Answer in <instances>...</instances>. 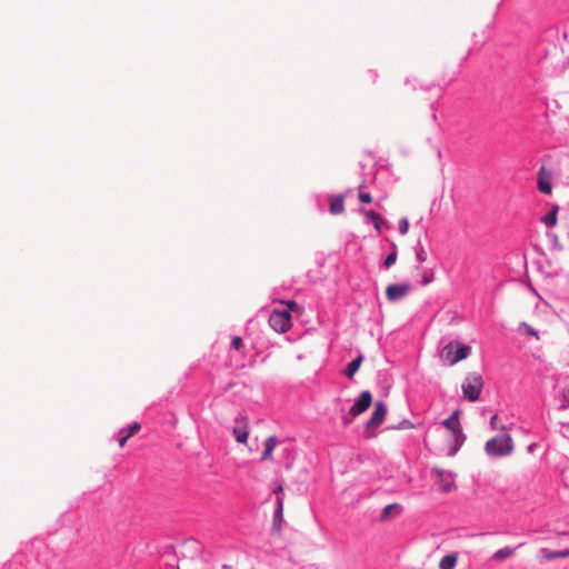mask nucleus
<instances>
[{"label": "nucleus", "mask_w": 569, "mask_h": 569, "mask_svg": "<svg viewBox=\"0 0 569 569\" xmlns=\"http://www.w3.org/2000/svg\"><path fill=\"white\" fill-rule=\"evenodd\" d=\"M442 426L449 432L445 448L446 455L449 457L455 456L466 439L459 421V410H455L449 418L443 420Z\"/></svg>", "instance_id": "nucleus-1"}, {"label": "nucleus", "mask_w": 569, "mask_h": 569, "mask_svg": "<svg viewBox=\"0 0 569 569\" xmlns=\"http://www.w3.org/2000/svg\"><path fill=\"white\" fill-rule=\"evenodd\" d=\"M471 348L453 340L447 343L440 351V359L448 366H453L469 357Z\"/></svg>", "instance_id": "nucleus-2"}, {"label": "nucleus", "mask_w": 569, "mask_h": 569, "mask_svg": "<svg viewBox=\"0 0 569 569\" xmlns=\"http://www.w3.org/2000/svg\"><path fill=\"white\" fill-rule=\"evenodd\" d=\"M486 452L492 457L508 456L513 450V441L510 435L501 433L489 439L485 447Z\"/></svg>", "instance_id": "nucleus-3"}, {"label": "nucleus", "mask_w": 569, "mask_h": 569, "mask_svg": "<svg viewBox=\"0 0 569 569\" xmlns=\"http://www.w3.org/2000/svg\"><path fill=\"white\" fill-rule=\"evenodd\" d=\"M483 385L485 382L481 375L475 372L468 375L462 383L465 398L471 402L479 400Z\"/></svg>", "instance_id": "nucleus-4"}, {"label": "nucleus", "mask_w": 569, "mask_h": 569, "mask_svg": "<svg viewBox=\"0 0 569 569\" xmlns=\"http://www.w3.org/2000/svg\"><path fill=\"white\" fill-rule=\"evenodd\" d=\"M269 325L274 331L279 333L287 332L292 327L290 312L282 310H273L269 317Z\"/></svg>", "instance_id": "nucleus-5"}, {"label": "nucleus", "mask_w": 569, "mask_h": 569, "mask_svg": "<svg viewBox=\"0 0 569 569\" xmlns=\"http://www.w3.org/2000/svg\"><path fill=\"white\" fill-rule=\"evenodd\" d=\"M387 411V406L383 402H376L375 410L366 423L367 430L375 431L378 427H380L386 419Z\"/></svg>", "instance_id": "nucleus-6"}, {"label": "nucleus", "mask_w": 569, "mask_h": 569, "mask_svg": "<svg viewBox=\"0 0 569 569\" xmlns=\"http://www.w3.org/2000/svg\"><path fill=\"white\" fill-rule=\"evenodd\" d=\"M411 290L409 283H392L386 288L388 301L396 302L403 299Z\"/></svg>", "instance_id": "nucleus-7"}, {"label": "nucleus", "mask_w": 569, "mask_h": 569, "mask_svg": "<svg viewBox=\"0 0 569 569\" xmlns=\"http://www.w3.org/2000/svg\"><path fill=\"white\" fill-rule=\"evenodd\" d=\"M372 402V396L370 391H362L359 399L356 403L350 408L349 413L352 417H357L369 409Z\"/></svg>", "instance_id": "nucleus-8"}, {"label": "nucleus", "mask_w": 569, "mask_h": 569, "mask_svg": "<svg viewBox=\"0 0 569 569\" xmlns=\"http://www.w3.org/2000/svg\"><path fill=\"white\" fill-rule=\"evenodd\" d=\"M538 189L545 194H550L552 191V173L545 167L538 171Z\"/></svg>", "instance_id": "nucleus-9"}, {"label": "nucleus", "mask_w": 569, "mask_h": 569, "mask_svg": "<svg viewBox=\"0 0 569 569\" xmlns=\"http://www.w3.org/2000/svg\"><path fill=\"white\" fill-rule=\"evenodd\" d=\"M283 521V499L278 497L276 500V510L273 512L271 530L274 535L280 536Z\"/></svg>", "instance_id": "nucleus-10"}, {"label": "nucleus", "mask_w": 569, "mask_h": 569, "mask_svg": "<svg viewBox=\"0 0 569 569\" xmlns=\"http://www.w3.org/2000/svg\"><path fill=\"white\" fill-rule=\"evenodd\" d=\"M435 473L438 477L440 489L443 492H450L456 488L455 477L451 472L441 469H435Z\"/></svg>", "instance_id": "nucleus-11"}, {"label": "nucleus", "mask_w": 569, "mask_h": 569, "mask_svg": "<svg viewBox=\"0 0 569 569\" xmlns=\"http://www.w3.org/2000/svg\"><path fill=\"white\" fill-rule=\"evenodd\" d=\"M237 421L241 422V426L234 427L232 433L237 442L246 445L249 437L248 419L247 417L241 416L239 419H237Z\"/></svg>", "instance_id": "nucleus-12"}, {"label": "nucleus", "mask_w": 569, "mask_h": 569, "mask_svg": "<svg viewBox=\"0 0 569 569\" xmlns=\"http://www.w3.org/2000/svg\"><path fill=\"white\" fill-rule=\"evenodd\" d=\"M140 430H141V425L139 422H137V421H134L131 425H129L127 430L121 429L119 431V438H118L119 447H121V448L124 447V445L127 443L128 439L130 437L134 436L136 433H138Z\"/></svg>", "instance_id": "nucleus-13"}, {"label": "nucleus", "mask_w": 569, "mask_h": 569, "mask_svg": "<svg viewBox=\"0 0 569 569\" xmlns=\"http://www.w3.org/2000/svg\"><path fill=\"white\" fill-rule=\"evenodd\" d=\"M329 202V211L331 214L337 216L345 211V197L342 194L330 196Z\"/></svg>", "instance_id": "nucleus-14"}, {"label": "nucleus", "mask_w": 569, "mask_h": 569, "mask_svg": "<svg viewBox=\"0 0 569 569\" xmlns=\"http://www.w3.org/2000/svg\"><path fill=\"white\" fill-rule=\"evenodd\" d=\"M459 560L458 552H451L442 557L439 561V569H455Z\"/></svg>", "instance_id": "nucleus-15"}, {"label": "nucleus", "mask_w": 569, "mask_h": 569, "mask_svg": "<svg viewBox=\"0 0 569 569\" xmlns=\"http://www.w3.org/2000/svg\"><path fill=\"white\" fill-rule=\"evenodd\" d=\"M278 443V439L274 436H270L264 441V450L261 456V460H270L272 452Z\"/></svg>", "instance_id": "nucleus-16"}, {"label": "nucleus", "mask_w": 569, "mask_h": 569, "mask_svg": "<svg viewBox=\"0 0 569 569\" xmlns=\"http://www.w3.org/2000/svg\"><path fill=\"white\" fill-rule=\"evenodd\" d=\"M516 549L512 547H503L499 550H497L492 556L491 560L496 562H502L506 559L510 558L515 555Z\"/></svg>", "instance_id": "nucleus-17"}, {"label": "nucleus", "mask_w": 569, "mask_h": 569, "mask_svg": "<svg viewBox=\"0 0 569 569\" xmlns=\"http://www.w3.org/2000/svg\"><path fill=\"white\" fill-rule=\"evenodd\" d=\"M558 211H559V206L558 204H553L551 212H549L548 214L543 216L541 218V222L543 224H546L548 228H553L557 224V221H558Z\"/></svg>", "instance_id": "nucleus-18"}, {"label": "nucleus", "mask_w": 569, "mask_h": 569, "mask_svg": "<svg viewBox=\"0 0 569 569\" xmlns=\"http://www.w3.org/2000/svg\"><path fill=\"white\" fill-rule=\"evenodd\" d=\"M363 361V357L360 355L356 359H353L346 368L345 373L349 379H353L356 372L359 370L361 363Z\"/></svg>", "instance_id": "nucleus-19"}, {"label": "nucleus", "mask_w": 569, "mask_h": 569, "mask_svg": "<svg viewBox=\"0 0 569 569\" xmlns=\"http://www.w3.org/2000/svg\"><path fill=\"white\" fill-rule=\"evenodd\" d=\"M567 557H569V549L561 550V551H551L548 549H543L541 551V558L549 560V561L555 560L557 558H567Z\"/></svg>", "instance_id": "nucleus-20"}, {"label": "nucleus", "mask_w": 569, "mask_h": 569, "mask_svg": "<svg viewBox=\"0 0 569 569\" xmlns=\"http://www.w3.org/2000/svg\"><path fill=\"white\" fill-rule=\"evenodd\" d=\"M361 212L365 214V217L367 219H369L370 221H372L376 230L378 232L381 231V224H382V219L380 217V214H378L377 212L375 211H370V210H361Z\"/></svg>", "instance_id": "nucleus-21"}, {"label": "nucleus", "mask_w": 569, "mask_h": 569, "mask_svg": "<svg viewBox=\"0 0 569 569\" xmlns=\"http://www.w3.org/2000/svg\"><path fill=\"white\" fill-rule=\"evenodd\" d=\"M401 511V507L397 503L388 505L383 508L381 512V520L386 521L391 518L392 513H399Z\"/></svg>", "instance_id": "nucleus-22"}, {"label": "nucleus", "mask_w": 569, "mask_h": 569, "mask_svg": "<svg viewBox=\"0 0 569 569\" xmlns=\"http://www.w3.org/2000/svg\"><path fill=\"white\" fill-rule=\"evenodd\" d=\"M281 305H284L288 309L286 311H289L290 313H297L301 315L303 309L293 300H280Z\"/></svg>", "instance_id": "nucleus-23"}, {"label": "nucleus", "mask_w": 569, "mask_h": 569, "mask_svg": "<svg viewBox=\"0 0 569 569\" xmlns=\"http://www.w3.org/2000/svg\"><path fill=\"white\" fill-rule=\"evenodd\" d=\"M519 329L523 330L527 335L536 338L537 340L540 338L538 331L526 322H521L519 325Z\"/></svg>", "instance_id": "nucleus-24"}, {"label": "nucleus", "mask_w": 569, "mask_h": 569, "mask_svg": "<svg viewBox=\"0 0 569 569\" xmlns=\"http://www.w3.org/2000/svg\"><path fill=\"white\" fill-rule=\"evenodd\" d=\"M409 230V220L407 218H402L399 221V232L401 234H407Z\"/></svg>", "instance_id": "nucleus-25"}, {"label": "nucleus", "mask_w": 569, "mask_h": 569, "mask_svg": "<svg viewBox=\"0 0 569 569\" xmlns=\"http://www.w3.org/2000/svg\"><path fill=\"white\" fill-rule=\"evenodd\" d=\"M416 257H417V260L419 262H425L427 260V252L425 250V248L422 246H420L417 250V253H416Z\"/></svg>", "instance_id": "nucleus-26"}, {"label": "nucleus", "mask_w": 569, "mask_h": 569, "mask_svg": "<svg viewBox=\"0 0 569 569\" xmlns=\"http://www.w3.org/2000/svg\"><path fill=\"white\" fill-rule=\"evenodd\" d=\"M432 280H433V272L432 271L423 272L422 281H421L422 286L429 284L430 282H432Z\"/></svg>", "instance_id": "nucleus-27"}, {"label": "nucleus", "mask_w": 569, "mask_h": 569, "mask_svg": "<svg viewBox=\"0 0 569 569\" xmlns=\"http://www.w3.org/2000/svg\"><path fill=\"white\" fill-rule=\"evenodd\" d=\"M396 260H397V253L396 252L389 253L385 260L386 268H390L396 262Z\"/></svg>", "instance_id": "nucleus-28"}, {"label": "nucleus", "mask_w": 569, "mask_h": 569, "mask_svg": "<svg viewBox=\"0 0 569 569\" xmlns=\"http://www.w3.org/2000/svg\"><path fill=\"white\" fill-rule=\"evenodd\" d=\"M243 346L242 339L239 336H236L231 340V347L236 350H239Z\"/></svg>", "instance_id": "nucleus-29"}, {"label": "nucleus", "mask_w": 569, "mask_h": 569, "mask_svg": "<svg viewBox=\"0 0 569 569\" xmlns=\"http://www.w3.org/2000/svg\"><path fill=\"white\" fill-rule=\"evenodd\" d=\"M569 407V387L562 390V408Z\"/></svg>", "instance_id": "nucleus-30"}, {"label": "nucleus", "mask_w": 569, "mask_h": 569, "mask_svg": "<svg viewBox=\"0 0 569 569\" xmlns=\"http://www.w3.org/2000/svg\"><path fill=\"white\" fill-rule=\"evenodd\" d=\"M359 200L363 203H370L372 201V197L370 193L359 191Z\"/></svg>", "instance_id": "nucleus-31"}, {"label": "nucleus", "mask_w": 569, "mask_h": 569, "mask_svg": "<svg viewBox=\"0 0 569 569\" xmlns=\"http://www.w3.org/2000/svg\"><path fill=\"white\" fill-rule=\"evenodd\" d=\"M561 479H562V483L565 485V487L567 489H569V468L562 470Z\"/></svg>", "instance_id": "nucleus-32"}, {"label": "nucleus", "mask_w": 569, "mask_h": 569, "mask_svg": "<svg viewBox=\"0 0 569 569\" xmlns=\"http://www.w3.org/2000/svg\"><path fill=\"white\" fill-rule=\"evenodd\" d=\"M497 420H498V416L497 415H493L490 419V426L491 428L493 429H497Z\"/></svg>", "instance_id": "nucleus-33"}, {"label": "nucleus", "mask_w": 569, "mask_h": 569, "mask_svg": "<svg viewBox=\"0 0 569 569\" xmlns=\"http://www.w3.org/2000/svg\"><path fill=\"white\" fill-rule=\"evenodd\" d=\"M282 492H283V486H282V485H278V486L274 488V490H273V493H276V495H278V496H279L280 493H282Z\"/></svg>", "instance_id": "nucleus-34"}, {"label": "nucleus", "mask_w": 569, "mask_h": 569, "mask_svg": "<svg viewBox=\"0 0 569 569\" xmlns=\"http://www.w3.org/2000/svg\"><path fill=\"white\" fill-rule=\"evenodd\" d=\"M222 569H231V566H229V565H223V566H222Z\"/></svg>", "instance_id": "nucleus-35"}]
</instances>
